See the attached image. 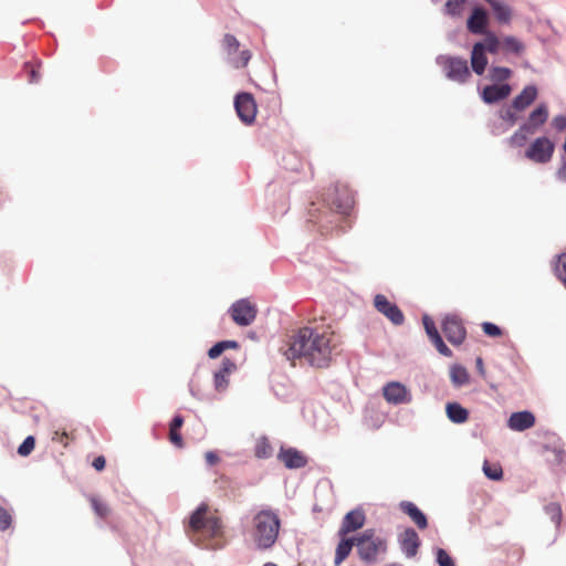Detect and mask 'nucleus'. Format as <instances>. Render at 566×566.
Listing matches in <instances>:
<instances>
[{
  "instance_id": "nucleus-4",
  "label": "nucleus",
  "mask_w": 566,
  "mask_h": 566,
  "mask_svg": "<svg viewBox=\"0 0 566 566\" xmlns=\"http://www.w3.org/2000/svg\"><path fill=\"white\" fill-rule=\"evenodd\" d=\"M355 546L363 562L374 564L379 555L386 554L388 543L385 537L377 535L374 528H367L355 537Z\"/></svg>"
},
{
  "instance_id": "nucleus-2",
  "label": "nucleus",
  "mask_w": 566,
  "mask_h": 566,
  "mask_svg": "<svg viewBox=\"0 0 566 566\" xmlns=\"http://www.w3.org/2000/svg\"><path fill=\"white\" fill-rule=\"evenodd\" d=\"M187 534L192 542L205 544L207 541L220 538L222 536V522L208 504L202 503L190 515Z\"/></svg>"
},
{
  "instance_id": "nucleus-49",
  "label": "nucleus",
  "mask_w": 566,
  "mask_h": 566,
  "mask_svg": "<svg viewBox=\"0 0 566 566\" xmlns=\"http://www.w3.org/2000/svg\"><path fill=\"white\" fill-rule=\"evenodd\" d=\"M52 440L63 444V447H67L69 440H70V434L65 431H63V432L55 431Z\"/></svg>"
},
{
  "instance_id": "nucleus-14",
  "label": "nucleus",
  "mask_w": 566,
  "mask_h": 566,
  "mask_svg": "<svg viewBox=\"0 0 566 566\" xmlns=\"http://www.w3.org/2000/svg\"><path fill=\"white\" fill-rule=\"evenodd\" d=\"M365 521L366 516L363 510L356 509L348 512L342 521V525L338 530V536L345 537L349 533L360 530L365 525Z\"/></svg>"
},
{
  "instance_id": "nucleus-43",
  "label": "nucleus",
  "mask_w": 566,
  "mask_h": 566,
  "mask_svg": "<svg viewBox=\"0 0 566 566\" xmlns=\"http://www.w3.org/2000/svg\"><path fill=\"white\" fill-rule=\"evenodd\" d=\"M436 555L440 566H455L452 557L443 548H438Z\"/></svg>"
},
{
  "instance_id": "nucleus-5",
  "label": "nucleus",
  "mask_w": 566,
  "mask_h": 566,
  "mask_svg": "<svg viewBox=\"0 0 566 566\" xmlns=\"http://www.w3.org/2000/svg\"><path fill=\"white\" fill-rule=\"evenodd\" d=\"M437 63L442 67L446 76L458 83H465L470 76L468 61L458 56L439 55Z\"/></svg>"
},
{
  "instance_id": "nucleus-18",
  "label": "nucleus",
  "mask_w": 566,
  "mask_h": 566,
  "mask_svg": "<svg viewBox=\"0 0 566 566\" xmlns=\"http://www.w3.org/2000/svg\"><path fill=\"white\" fill-rule=\"evenodd\" d=\"M512 92V87L509 84L502 85H488L483 88L481 97L484 103L493 104L505 99Z\"/></svg>"
},
{
  "instance_id": "nucleus-38",
  "label": "nucleus",
  "mask_w": 566,
  "mask_h": 566,
  "mask_svg": "<svg viewBox=\"0 0 566 566\" xmlns=\"http://www.w3.org/2000/svg\"><path fill=\"white\" fill-rule=\"evenodd\" d=\"M512 76V71L504 66H492L490 69V78L493 82H504Z\"/></svg>"
},
{
  "instance_id": "nucleus-47",
  "label": "nucleus",
  "mask_w": 566,
  "mask_h": 566,
  "mask_svg": "<svg viewBox=\"0 0 566 566\" xmlns=\"http://www.w3.org/2000/svg\"><path fill=\"white\" fill-rule=\"evenodd\" d=\"M483 332L491 337H499L502 335V331L499 326L493 323L485 322L482 324Z\"/></svg>"
},
{
  "instance_id": "nucleus-26",
  "label": "nucleus",
  "mask_w": 566,
  "mask_h": 566,
  "mask_svg": "<svg viewBox=\"0 0 566 566\" xmlns=\"http://www.w3.org/2000/svg\"><path fill=\"white\" fill-rule=\"evenodd\" d=\"M486 2L491 6L492 11L499 22L509 23L511 21L512 10L506 3L499 0H486Z\"/></svg>"
},
{
  "instance_id": "nucleus-57",
  "label": "nucleus",
  "mask_w": 566,
  "mask_h": 566,
  "mask_svg": "<svg viewBox=\"0 0 566 566\" xmlns=\"http://www.w3.org/2000/svg\"><path fill=\"white\" fill-rule=\"evenodd\" d=\"M205 546H206V547H211V548H212V547H214V545H213V544H211V543H206V544H205Z\"/></svg>"
},
{
  "instance_id": "nucleus-17",
  "label": "nucleus",
  "mask_w": 566,
  "mask_h": 566,
  "mask_svg": "<svg viewBox=\"0 0 566 566\" xmlns=\"http://www.w3.org/2000/svg\"><path fill=\"white\" fill-rule=\"evenodd\" d=\"M489 18L488 13L482 8H475L472 11V14L468 19V30L473 34H486L489 31H486Z\"/></svg>"
},
{
  "instance_id": "nucleus-59",
  "label": "nucleus",
  "mask_w": 566,
  "mask_h": 566,
  "mask_svg": "<svg viewBox=\"0 0 566 566\" xmlns=\"http://www.w3.org/2000/svg\"><path fill=\"white\" fill-rule=\"evenodd\" d=\"M386 566H401V565H398V564H388Z\"/></svg>"
},
{
  "instance_id": "nucleus-53",
  "label": "nucleus",
  "mask_w": 566,
  "mask_h": 566,
  "mask_svg": "<svg viewBox=\"0 0 566 566\" xmlns=\"http://www.w3.org/2000/svg\"><path fill=\"white\" fill-rule=\"evenodd\" d=\"M501 117H502L504 120L509 122L511 125H514V124L516 123V120H517V116H516V115H515V113H514V112H512L511 109L505 111V112L501 115Z\"/></svg>"
},
{
  "instance_id": "nucleus-9",
  "label": "nucleus",
  "mask_w": 566,
  "mask_h": 566,
  "mask_svg": "<svg viewBox=\"0 0 566 566\" xmlns=\"http://www.w3.org/2000/svg\"><path fill=\"white\" fill-rule=\"evenodd\" d=\"M442 332L447 339L455 346L461 345L467 337V331L463 322L457 315H448L444 317L442 322Z\"/></svg>"
},
{
  "instance_id": "nucleus-45",
  "label": "nucleus",
  "mask_w": 566,
  "mask_h": 566,
  "mask_svg": "<svg viewBox=\"0 0 566 566\" xmlns=\"http://www.w3.org/2000/svg\"><path fill=\"white\" fill-rule=\"evenodd\" d=\"M12 516L11 514L2 506H0V530L6 531L11 526Z\"/></svg>"
},
{
  "instance_id": "nucleus-25",
  "label": "nucleus",
  "mask_w": 566,
  "mask_h": 566,
  "mask_svg": "<svg viewBox=\"0 0 566 566\" xmlns=\"http://www.w3.org/2000/svg\"><path fill=\"white\" fill-rule=\"evenodd\" d=\"M446 412L453 423H464L469 419V411L458 402L447 403Z\"/></svg>"
},
{
  "instance_id": "nucleus-42",
  "label": "nucleus",
  "mask_w": 566,
  "mask_h": 566,
  "mask_svg": "<svg viewBox=\"0 0 566 566\" xmlns=\"http://www.w3.org/2000/svg\"><path fill=\"white\" fill-rule=\"evenodd\" d=\"M555 273L557 277L566 284V254L558 258L555 264Z\"/></svg>"
},
{
  "instance_id": "nucleus-22",
  "label": "nucleus",
  "mask_w": 566,
  "mask_h": 566,
  "mask_svg": "<svg viewBox=\"0 0 566 566\" xmlns=\"http://www.w3.org/2000/svg\"><path fill=\"white\" fill-rule=\"evenodd\" d=\"M537 97V88L534 85H527L512 101V108L517 112L526 109Z\"/></svg>"
},
{
  "instance_id": "nucleus-32",
  "label": "nucleus",
  "mask_w": 566,
  "mask_h": 566,
  "mask_svg": "<svg viewBox=\"0 0 566 566\" xmlns=\"http://www.w3.org/2000/svg\"><path fill=\"white\" fill-rule=\"evenodd\" d=\"M450 378L454 386H463L469 382V374L468 370L460 366L454 365L450 369Z\"/></svg>"
},
{
  "instance_id": "nucleus-8",
  "label": "nucleus",
  "mask_w": 566,
  "mask_h": 566,
  "mask_svg": "<svg viewBox=\"0 0 566 566\" xmlns=\"http://www.w3.org/2000/svg\"><path fill=\"white\" fill-rule=\"evenodd\" d=\"M222 48L229 56V62L235 69L245 67L252 57L250 50L239 52L240 42L232 34H226L223 36Z\"/></svg>"
},
{
  "instance_id": "nucleus-11",
  "label": "nucleus",
  "mask_w": 566,
  "mask_h": 566,
  "mask_svg": "<svg viewBox=\"0 0 566 566\" xmlns=\"http://www.w3.org/2000/svg\"><path fill=\"white\" fill-rule=\"evenodd\" d=\"M234 107L238 116L244 124H251L255 119L256 104L250 93H240L235 96Z\"/></svg>"
},
{
  "instance_id": "nucleus-46",
  "label": "nucleus",
  "mask_w": 566,
  "mask_h": 566,
  "mask_svg": "<svg viewBox=\"0 0 566 566\" xmlns=\"http://www.w3.org/2000/svg\"><path fill=\"white\" fill-rule=\"evenodd\" d=\"M547 512L551 514L553 522L558 526L562 521V509L558 504H549L546 507Z\"/></svg>"
},
{
  "instance_id": "nucleus-52",
  "label": "nucleus",
  "mask_w": 566,
  "mask_h": 566,
  "mask_svg": "<svg viewBox=\"0 0 566 566\" xmlns=\"http://www.w3.org/2000/svg\"><path fill=\"white\" fill-rule=\"evenodd\" d=\"M556 176L560 181H566V157L562 159V164L556 172Z\"/></svg>"
},
{
  "instance_id": "nucleus-34",
  "label": "nucleus",
  "mask_w": 566,
  "mask_h": 566,
  "mask_svg": "<svg viewBox=\"0 0 566 566\" xmlns=\"http://www.w3.org/2000/svg\"><path fill=\"white\" fill-rule=\"evenodd\" d=\"M239 347V344L235 342V340H222V342H219L217 343L216 345H213L209 352H208V356L211 358V359H216L218 358L224 350L227 349H230V348H238Z\"/></svg>"
},
{
  "instance_id": "nucleus-3",
  "label": "nucleus",
  "mask_w": 566,
  "mask_h": 566,
  "mask_svg": "<svg viewBox=\"0 0 566 566\" xmlns=\"http://www.w3.org/2000/svg\"><path fill=\"white\" fill-rule=\"evenodd\" d=\"M281 528V520L273 510H261L252 520L251 538L255 547L260 551L272 548L277 538Z\"/></svg>"
},
{
  "instance_id": "nucleus-20",
  "label": "nucleus",
  "mask_w": 566,
  "mask_h": 566,
  "mask_svg": "<svg viewBox=\"0 0 566 566\" xmlns=\"http://www.w3.org/2000/svg\"><path fill=\"white\" fill-rule=\"evenodd\" d=\"M535 424V417L530 411L513 412L507 421L510 429L514 431H524Z\"/></svg>"
},
{
  "instance_id": "nucleus-33",
  "label": "nucleus",
  "mask_w": 566,
  "mask_h": 566,
  "mask_svg": "<svg viewBox=\"0 0 566 566\" xmlns=\"http://www.w3.org/2000/svg\"><path fill=\"white\" fill-rule=\"evenodd\" d=\"M254 453L259 459H268L272 455L273 448L268 438L262 437L256 441Z\"/></svg>"
},
{
  "instance_id": "nucleus-48",
  "label": "nucleus",
  "mask_w": 566,
  "mask_h": 566,
  "mask_svg": "<svg viewBox=\"0 0 566 566\" xmlns=\"http://www.w3.org/2000/svg\"><path fill=\"white\" fill-rule=\"evenodd\" d=\"M553 126L556 130L563 132L566 129V115H557L553 119Z\"/></svg>"
},
{
  "instance_id": "nucleus-44",
  "label": "nucleus",
  "mask_w": 566,
  "mask_h": 566,
  "mask_svg": "<svg viewBox=\"0 0 566 566\" xmlns=\"http://www.w3.org/2000/svg\"><path fill=\"white\" fill-rule=\"evenodd\" d=\"M432 344L434 345L436 349L443 356L446 357H451L452 356V352L451 349L444 344L443 339L441 338V336H438L436 337L434 339L431 340Z\"/></svg>"
},
{
  "instance_id": "nucleus-27",
  "label": "nucleus",
  "mask_w": 566,
  "mask_h": 566,
  "mask_svg": "<svg viewBox=\"0 0 566 566\" xmlns=\"http://www.w3.org/2000/svg\"><path fill=\"white\" fill-rule=\"evenodd\" d=\"M355 545V537L354 538H347L340 537V541L336 547L335 552V560L334 564L336 566L340 565L350 554L353 546Z\"/></svg>"
},
{
  "instance_id": "nucleus-24",
  "label": "nucleus",
  "mask_w": 566,
  "mask_h": 566,
  "mask_svg": "<svg viewBox=\"0 0 566 566\" xmlns=\"http://www.w3.org/2000/svg\"><path fill=\"white\" fill-rule=\"evenodd\" d=\"M401 511L407 514L413 523L420 528L424 530L428 526V521L426 515L412 503V502H402L400 504Z\"/></svg>"
},
{
  "instance_id": "nucleus-23",
  "label": "nucleus",
  "mask_w": 566,
  "mask_h": 566,
  "mask_svg": "<svg viewBox=\"0 0 566 566\" xmlns=\"http://www.w3.org/2000/svg\"><path fill=\"white\" fill-rule=\"evenodd\" d=\"M488 65V57L484 51V44L482 42H476L471 52V66L472 70L478 74L482 75Z\"/></svg>"
},
{
  "instance_id": "nucleus-50",
  "label": "nucleus",
  "mask_w": 566,
  "mask_h": 566,
  "mask_svg": "<svg viewBox=\"0 0 566 566\" xmlns=\"http://www.w3.org/2000/svg\"><path fill=\"white\" fill-rule=\"evenodd\" d=\"M552 453L554 455V458L551 460L552 462L554 463H563L565 458H566V453L563 449H554L552 450Z\"/></svg>"
},
{
  "instance_id": "nucleus-31",
  "label": "nucleus",
  "mask_w": 566,
  "mask_h": 566,
  "mask_svg": "<svg viewBox=\"0 0 566 566\" xmlns=\"http://www.w3.org/2000/svg\"><path fill=\"white\" fill-rule=\"evenodd\" d=\"M531 129L524 124L509 138L507 143L512 147H522L526 144Z\"/></svg>"
},
{
  "instance_id": "nucleus-35",
  "label": "nucleus",
  "mask_w": 566,
  "mask_h": 566,
  "mask_svg": "<svg viewBox=\"0 0 566 566\" xmlns=\"http://www.w3.org/2000/svg\"><path fill=\"white\" fill-rule=\"evenodd\" d=\"M484 474L494 481H500L503 478V470L500 463L484 461L483 463Z\"/></svg>"
},
{
  "instance_id": "nucleus-54",
  "label": "nucleus",
  "mask_w": 566,
  "mask_h": 566,
  "mask_svg": "<svg viewBox=\"0 0 566 566\" xmlns=\"http://www.w3.org/2000/svg\"><path fill=\"white\" fill-rule=\"evenodd\" d=\"M205 459H206L207 463L210 464V465H214V464H217L219 462L218 454L212 452V451L206 452Z\"/></svg>"
},
{
  "instance_id": "nucleus-29",
  "label": "nucleus",
  "mask_w": 566,
  "mask_h": 566,
  "mask_svg": "<svg viewBox=\"0 0 566 566\" xmlns=\"http://www.w3.org/2000/svg\"><path fill=\"white\" fill-rule=\"evenodd\" d=\"M182 424H184V418L178 415V416L174 417V419L169 426V440L174 446H176L178 448L184 447V440L179 432Z\"/></svg>"
},
{
  "instance_id": "nucleus-12",
  "label": "nucleus",
  "mask_w": 566,
  "mask_h": 566,
  "mask_svg": "<svg viewBox=\"0 0 566 566\" xmlns=\"http://www.w3.org/2000/svg\"><path fill=\"white\" fill-rule=\"evenodd\" d=\"M374 305L376 310L385 315L392 324L401 325L405 321V316L400 308L391 303L385 295L377 294L374 298Z\"/></svg>"
},
{
  "instance_id": "nucleus-7",
  "label": "nucleus",
  "mask_w": 566,
  "mask_h": 566,
  "mask_svg": "<svg viewBox=\"0 0 566 566\" xmlns=\"http://www.w3.org/2000/svg\"><path fill=\"white\" fill-rule=\"evenodd\" d=\"M555 150V144L546 136L534 139L525 150V157L536 164L551 161Z\"/></svg>"
},
{
  "instance_id": "nucleus-36",
  "label": "nucleus",
  "mask_w": 566,
  "mask_h": 566,
  "mask_svg": "<svg viewBox=\"0 0 566 566\" xmlns=\"http://www.w3.org/2000/svg\"><path fill=\"white\" fill-rule=\"evenodd\" d=\"M23 72L27 75L28 82L35 84L40 81V63L39 62H25Z\"/></svg>"
},
{
  "instance_id": "nucleus-51",
  "label": "nucleus",
  "mask_w": 566,
  "mask_h": 566,
  "mask_svg": "<svg viewBox=\"0 0 566 566\" xmlns=\"http://www.w3.org/2000/svg\"><path fill=\"white\" fill-rule=\"evenodd\" d=\"M92 465L96 471H103L106 465V460L103 455H98L93 460Z\"/></svg>"
},
{
  "instance_id": "nucleus-13",
  "label": "nucleus",
  "mask_w": 566,
  "mask_h": 566,
  "mask_svg": "<svg viewBox=\"0 0 566 566\" xmlns=\"http://www.w3.org/2000/svg\"><path fill=\"white\" fill-rule=\"evenodd\" d=\"M237 370L234 360L224 357L221 361L220 368L213 374V385L217 391L223 392L229 386V377Z\"/></svg>"
},
{
  "instance_id": "nucleus-37",
  "label": "nucleus",
  "mask_w": 566,
  "mask_h": 566,
  "mask_svg": "<svg viewBox=\"0 0 566 566\" xmlns=\"http://www.w3.org/2000/svg\"><path fill=\"white\" fill-rule=\"evenodd\" d=\"M484 41L482 42L484 44V51L496 54L501 50V39H499L494 33L489 32L484 34Z\"/></svg>"
},
{
  "instance_id": "nucleus-19",
  "label": "nucleus",
  "mask_w": 566,
  "mask_h": 566,
  "mask_svg": "<svg viewBox=\"0 0 566 566\" xmlns=\"http://www.w3.org/2000/svg\"><path fill=\"white\" fill-rule=\"evenodd\" d=\"M399 543L402 552L407 557H413L418 553L420 546V539L417 532L413 528H407L400 535Z\"/></svg>"
},
{
  "instance_id": "nucleus-10",
  "label": "nucleus",
  "mask_w": 566,
  "mask_h": 566,
  "mask_svg": "<svg viewBox=\"0 0 566 566\" xmlns=\"http://www.w3.org/2000/svg\"><path fill=\"white\" fill-rule=\"evenodd\" d=\"M256 307L248 300H240L230 307V315L233 322L240 326L250 325L256 316Z\"/></svg>"
},
{
  "instance_id": "nucleus-21",
  "label": "nucleus",
  "mask_w": 566,
  "mask_h": 566,
  "mask_svg": "<svg viewBox=\"0 0 566 566\" xmlns=\"http://www.w3.org/2000/svg\"><path fill=\"white\" fill-rule=\"evenodd\" d=\"M548 119V108L545 104H538L528 115L527 123L524 125L535 134Z\"/></svg>"
},
{
  "instance_id": "nucleus-15",
  "label": "nucleus",
  "mask_w": 566,
  "mask_h": 566,
  "mask_svg": "<svg viewBox=\"0 0 566 566\" xmlns=\"http://www.w3.org/2000/svg\"><path fill=\"white\" fill-rule=\"evenodd\" d=\"M382 395L389 403L400 405L411 401V396L405 385L398 381L387 384L382 389Z\"/></svg>"
},
{
  "instance_id": "nucleus-28",
  "label": "nucleus",
  "mask_w": 566,
  "mask_h": 566,
  "mask_svg": "<svg viewBox=\"0 0 566 566\" xmlns=\"http://www.w3.org/2000/svg\"><path fill=\"white\" fill-rule=\"evenodd\" d=\"M501 50L504 51L505 53L521 55L525 50V45L517 38L506 35L501 39Z\"/></svg>"
},
{
  "instance_id": "nucleus-6",
  "label": "nucleus",
  "mask_w": 566,
  "mask_h": 566,
  "mask_svg": "<svg viewBox=\"0 0 566 566\" xmlns=\"http://www.w3.org/2000/svg\"><path fill=\"white\" fill-rule=\"evenodd\" d=\"M324 201L332 210L342 214H348L355 203L352 190L345 185H337L331 189Z\"/></svg>"
},
{
  "instance_id": "nucleus-30",
  "label": "nucleus",
  "mask_w": 566,
  "mask_h": 566,
  "mask_svg": "<svg viewBox=\"0 0 566 566\" xmlns=\"http://www.w3.org/2000/svg\"><path fill=\"white\" fill-rule=\"evenodd\" d=\"M88 501L96 516H98L102 520H106L109 516L111 507L106 502L102 501L99 497L95 495H91L88 497Z\"/></svg>"
},
{
  "instance_id": "nucleus-55",
  "label": "nucleus",
  "mask_w": 566,
  "mask_h": 566,
  "mask_svg": "<svg viewBox=\"0 0 566 566\" xmlns=\"http://www.w3.org/2000/svg\"><path fill=\"white\" fill-rule=\"evenodd\" d=\"M476 365H478V368L483 371V363H482V359L481 358H478L476 360Z\"/></svg>"
},
{
  "instance_id": "nucleus-56",
  "label": "nucleus",
  "mask_w": 566,
  "mask_h": 566,
  "mask_svg": "<svg viewBox=\"0 0 566 566\" xmlns=\"http://www.w3.org/2000/svg\"><path fill=\"white\" fill-rule=\"evenodd\" d=\"M310 216H311V220L310 221L315 222V220L313 219L314 218V213H313L312 210H310Z\"/></svg>"
},
{
  "instance_id": "nucleus-16",
  "label": "nucleus",
  "mask_w": 566,
  "mask_h": 566,
  "mask_svg": "<svg viewBox=\"0 0 566 566\" xmlns=\"http://www.w3.org/2000/svg\"><path fill=\"white\" fill-rule=\"evenodd\" d=\"M277 458L287 469H300L307 463L305 455L294 448L281 447Z\"/></svg>"
},
{
  "instance_id": "nucleus-39",
  "label": "nucleus",
  "mask_w": 566,
  "mask_h": 566,
  "mask_svg": "<svg viewBox=\"0 0 566 566\" xmlns=\"http://www.w3.org/2000/svg\"><path fill=\"white\" fill-rule=\"evenodd\" d=\"M465 0H448L446 3V11L452 17L460 15L463 11Z\"/></svg>"
},
{
  "instance_id": "nucleus-41",
  "label": "nucleus",
  "mask_w": 566,
  "mask_h": 566,
  "mask_svg": "<svg viewBox=\"0 0 566 566\" xmlns=\"http://www.w3.org/2000/svg\"><path fill=\"white\" fill-rule=\"evenodd\" d=\"M35 447V440L32 436H29L18 448V453L22 457L29 455Z\"/></svg>"
},
{
  "instance_id": "nucleus-58",
  "label": "nucleus",
  "mask_w": 566,
  "mask_h": 566,
  "mask_svg": "<svg viewBox=\"0 0 566 566\" xmlns=\"http://www.w3.org/2000/svg\"><path fill=\"white\" fill-rule=\"evenodd\" d=\"M264 566H277V565L272 564V563H268V564H265Z\"/></svg>"
},
{
  "instance_id": "nucleus-1",
  "label": "nucleus",
  "mask_w": 566,
  "mask_h": 566,
  "mask_svg": "<svg viewBox=\"0 0 566 566\" xmlns=\"http://www.w3.org/2000/svg\"><path fill=\"white\" fill-rule=\"evenodd\" d=\"M336 346V335L328 327H303L292 336L284 354L287 359L304 358L310 365L324 368Z\"/></svg>"
},
{
  "instance_id": "nucleus-40",
  "label": "nucleus",
  "mask_w": 566,
  "mask_h": 566,
  "mask_svg": "<svg viewBox=\"0 0 566 566\" xmlns=\"http://www.w3.org/2000/svg\"><path fill=\"white\" fill-rule=\"evenodd\" d=\"M422 323H423V327H424L426 333H427L428 337L430 338V340L440 336V334L436 327V324L431 317H429L428 315H424L422 318Z\"/></svg>"
}]
</instances>
